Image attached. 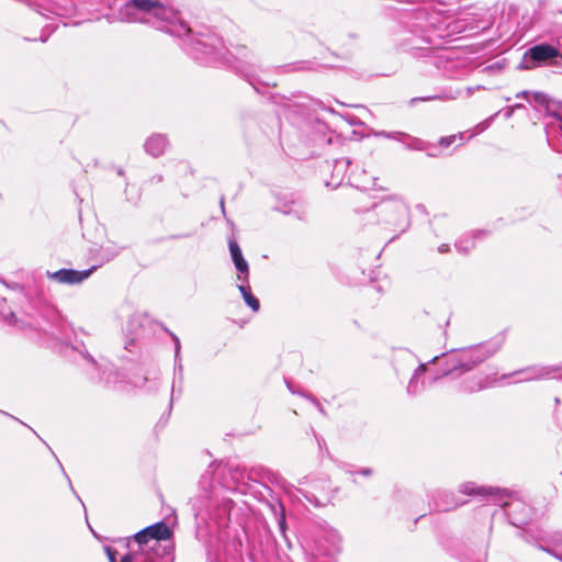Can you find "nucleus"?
Listing matches in <instances>:
<instances>
[{
	"instance_id": "obj_34",
	"label": "nucleus",
	"mask_w": 562,
	"mask_h": 562,
	"mask_svg": "<svg viewBox=\"0 0 562 562\" xmlns=\"http://www.w3.org/2000/svg\"><path fill=\"white\" fill-rule=\"evenodd\" d=\"M221 206L224 210V201L223 200L221 201Z\"/></svg>"
},
{
	"instance_id": "obj_11",
	"label": "nucleus",
	"mask_w": 562,
	"mask_h": 562,
	"mask_svg": "<svg viewBox=\"0 0 562 562\" xmlns=\"http://www.w3.org/2000/svg\"><path fill=\"white\" fill-rule=\"evenodd\" d=\"M145 150L153 157L162 155L168 146V139L162 134H155L147 138L145 143Z\"/></svg>"
},
{
	"instance_id": "obj_8",
	"label": "nucleus",
	"mask_w": 562,
	"mask_h": 562,
	"mask_svg": "<svg viewBox=\"0 0 562 562\" xmlns=\"http://www.w3.org/2000/svg\"><path fill=\"white\" fill-rule=\"evenodd\" d=\"M93 270L94 267L82 271L74 269H60L49 273V278L57 281L58 283L77 284L88 279Z\"/></svg>"
},
{
	"instance_id": "obj_7",
	"label": "nucleus",
	"mask_w": 562,
	"mask_h": 562,
	"mask_svg": "<svg viewBox=\"0 0 562 562\" xmlns=\"http://www.w3.org/2000/svg\"><path fill=\"white\" fill-rule=\"evenodd\" d=\"M557 373L562 376V364L559 367H531L518 372L513 373V375H524L522 378L518 379V382L521 381H532V380H540V379H547V378H554Z\"/></svg>"
},
{
	"instance_id": "obj_21",
	"label": "nucleus",
	"mask_w": 562,
	"mask_h": 562,
	"mask_svg": "<svg viewBox=\"0 0 562 562\" xmlns=\"http://www.w3.org/2000/svg\"><path fill=\"white\" fill-rule=\"evenodd\" d=\"M462 504H463V502H451V503H447V504H442V505L437 504L436 508H437V510H440V512H447V510L456 508Z\"/></svg>"
},
{
	"instance_id": "obj_33",
	"label": "nucleus",
	"mask_w": 562,
	"mask_h": 562,
	"mask_svg": "<svg viewBox=\"0 0 562 562\" xmlns=\"http://www.w3.org/2000/svg\"><path fill=\"white\" fill-rule=\"evenodd\" d=\"M430 99H431V98L429 97V98H423L422 100H423V101H427V100H430Z\"/></svg>"
},
{
	"instance_id": "obj_12",
	"label": "nucleus",
	"mask_w": 562,
	"mask_h": 562,
	"mask_svg": "<svg viewBox=\"0 0 562 562\" xmlns=\"http://www.w3.org/2000/svg\"><path fill=\"white\" fill-rule=\"evenodd\" d=\"M382 136L404 143L407 148L423 150L424 142L403 132H382Z\"/></svg>"
},
{
	"instance_id": "obj_19",
	"label": "nucleus",
	"mask_w": 562,
	"mask_h": 562,
	"mask_svg": "<svg viewBox=\"0 0 562 562\" xmlns=\"http://www.w3.org/2000/svg\"><path fill=\"white\" fill-rule=\"evenodd\" d=\"M520 95L524 97L528 102H531L530 93L528 91H522L517 94V97H520ZM531 98H532V101H535L536 103L543 104L546 102V95L540 92L532 93Z\"/></svg>"
},
{
	"instance_id": "obj_20",
	"label": "nucleus",
	"mask_w": 562,
	"mask_h": 562,
	"mask_svg": "<svg viewBox=\"0 0 562 562\" xmlns=\"http://www.w3.org/2000/svg\"><path fill=\"white\" fill-rule=\"evenodd\" d=\"M457 139L463 140L464 139V134L463 133H459L457 135H449V136L441 137L439 139V145L442 146V147H449Z\"/></svg>"
},
{
	"instance_id": "obj_23",
	"label": "nucleus",
	"mask_w": 562,
	"mask_h": 562,
	"mask_svg": "<svg viewBox=\"0 0 562 562\" xmlns=\"http://www.w3.org/2000/svg\"><path fill=\"white\" fill-rule=\"evenodd\" d=\"M134 540L142 547L144 544H147L149 540H151L149 537H148V533H144V536H139V531L136 532L134 536H133Z\"/></svg>"
},
{
	"instance_id": "obj_2",
	"label": "nucleus",
	"mask_w": 562,
	"mask_h": 562,
	"mask_svg": "<svg viewBox=\"0 0 562 562\" xmlns=\"http://www.w3.org/2000/svg\"><path fill=\"white\" fill-rule=\"evenodd\" d=\"M459 491L462 494L477 496L493 504L506 507V514L514 526L520 527L528 522L531 517V508L520 499L506 501L509 494L505 490L476 485L467 482L460 485Z\"/></svg>"
},
{
	"instance_id": "obj_5",
	"label": "nucleus",
	"mask_w": 562,
	"mask_h": 562,
	"mask_svg": "<svg viewBox=\"0 0 562 562\" xmlns=\"http://www.w3.org/2000/svg\"><path fill=\"white\" fill-rule=\"evenodd\" d=\"M380 222L403 231L408 225L409 207L400 195H392L383 199L374 206Z\"/></svg>"
},
{
	"instance_id": "obj_22",
	"label": "nucleus",
	"mask_w": 562,
	"mask_h": 562,
	"mask_svg": "<svg viewBox=\"0 0 562 562\" xmlns=\"http://www.w3.org/2000/svg\"><path fill=\"white\" fill-rule=\"evenodd\" d=\"M350 165V160L349 159H337L336 162H335V171L337 172H344L345 169Z\"/></svg>"
},
{
	"instance_id": "obj_1",
	"label": "nucleus",
	"mask_w": 562,
	"mask_h": 562,
	"mask_svg": "<svg viewBox=\"0 0 562 562\" xmlns=\"http://www.w3.org/2000/svg\"><path fill=\"white\" fill-rule=\"evenodd\" d=\"M117 19L127 23H146L173 36H187L191 29L172 8L154 0H131L122 5Z\"/></svg>"
},
{
	"instance_id": "obj_18",
	"label": "nucleus",
	"mask_w": 562,
	"mask_h": 562,
	"mask_svg": "<svg viewBox=\"0 0 562 562\" xmlns=\"http://www.w3.org/2000/svg\"><path fill=\"white\" fill-rule=\"evenodd\" d=\"M426 371V366L425 364H420L415 371H414V374L407 385V392L409 394H416L419 392L420 387L418 385V381H419V378L422 375H424Z\"/></svg>"
},
{
	"instance_id": "obj_24",
	"label": "nucleus",
	"mask_w": 562,
	"mask_h": 562,
	"mask_svg": "<svg viewBox=\"0 0 562 562\" xmlns=\"http://www.w3.org/2000/svg\"><path fill=\"white\" fill-rule=\"evenodd\" d=\"M473 246H474V243L472 240H467L465 246H463L462 240H460L459 243L456 244V247L458 248V250L463 251V252L469 251Z\"/></svg>"
},
{
	"instance_id": "obj_10",
	"label": "nucleus",
	"mask_w": 562,
	"mask_h": 562,
	"mask_svg": "<svg viewBox=\"0 0 562 562\" xmlns=\"http://www.w3.org/2000/svg\"><path fill=\"white\" fill-rule=\"evenodd\" d=\"M229 251L233 259V262L238 271L237 278L239 280L248 279L249 267L247 261L245 260L240 247L235 240L229 241Z\"/></svg>"
},
{
	"instance_id": "obj_16",
	"label": "nucleus",
	"mask_w": 562,
	"mask_h": 562,
	"mask_svg": "<svg viewBox=\"0 0 562 562\" xmlns=\"http://www.w3.org/2000/svg\"><path fill=\"white\" fill-rule=\"evenodd\" d=\"M491 385H493V381H491L488 378L482 379V378L475 376L464 383L463 391L472 393V392L481 391Z\"/></svg>"
},
{
	"instance_id": "obj_28",
	"label": "nucleus",
	"mask_w": 562,
	"mask_h": 562,
	"mask_svg": "<svg viewBox=\"0 0 562 562\" xmlns=\"http://www.w3.org/2000/svg\"><path fill=\"white\" fill-rule=\"evenodd\" d=\"M438 250L441 254L447 252L449 250V246L447 244H443V245L439 246Z\"/></svg>"
},
{
	"instance_id": "obj_3",
	"label": "nucleus",
	"mask_w": 562,
	"mask_h": 562,
	"mask_svg": "<svg viewBox=\"0 0 562 562\" xmlns=\"http://www.w3.org/2000/svg\"><path fill=\"white\" fill-rule=\"evenodd\" d=\"M194 49L212 59H223L233 64L239 71L255 66V56L246 46H235L234 50H229L215 35H203L194 43Z\"/></svg>"
},
{
	"instance_id": "obj_9",
	"label": "nucleus",
	"mask_w": 562,
	"mask_h": 562,
	"mask_svg": "<svg viewBox=\"0 0 562 562\" xmlns=\"http://www.w3.org/2000/svg\"><path fill=\"white\" fill-rule=\"evenodd\" d=\"M539 549L562 561V532L555 531L537 540Z\"/></svg>"
},
{
	"instance_id": "obj_30",
	"label": "nucleus",
	"mask_w": 562,
	"mask_h": 562,
	"mask_svg": "<svg viewBox=\"0 0 562 562\" xmlns=\"http://www.w3.org/2000/svg\"><path fill=\"white\" fill-rule=\"evenodd\" d=\"M50 12L56 15H64V12L59 8H54L50 10Z\"/></svg>"
},
{
	"instance_id": "obj_25",
	"label": "nucleus",
	"mask_w": 562,
	"mask_h": 562,
	"mask_svg": "<svg viewBox=\"0 0 562 562\" xmlns=\"http://www.w3.org/2000/svg\"><path fill=\"white\" fill-rule=\"evenodd\" d=\"M105 553L108 555L109 562H116V551L110 547H105Z\"/></svg>"
},
{
	"instance_id": "obj_13",
	"label": "nucleus",
	"mask_w": 562,
	"mask_h": 562,
	"mask_svg": "<svg viewBox=\"0 0 562 562\" xmlns=\"http://www.w3.org/2000/svg\"><path fill=\"white\" fill-rule=\"evenodd\" d=\"M145 532L148 533V537L153 540H166L170 537L169 527L162 521L142 529L139 536H144Z\"/></svg>"
},
{
	"instance_id": "obj_6",
	"label": "nucleus",
	"mask_w": 562,
	"mask_h": 562,
	"mask_svg": "<svg viewBox=\"0 0 562 562\" xmlns=\"http://www.w3.org/2000/svg\"><path fill=\"white\" fill-rule=\"evenodd\" d=\"M542 65L562 69V54L550 44H538L525 52L522 58L525 69H532Z\"/></svg>"
},
{
	"instance_id": "obj_29",
	"label": "nucleus",
	"mask_w": 562,
	"mask_h": 562,
	"mask_svg": "<svg viewBox=\"0 0 562 562\" xmlns=\"http://www.w3.org/2000/svg\"><path fill=\"white\" fill-rule=\"evenodd\" d=\"M175 342H176V357H178V355L180 352V341L177 337H175Z\"/></svg>"
},
{
	"instance_id": "obj_31",
	"label": "nucleus",
	"mask_w": 562,
	"mask_h": 562,
	"mask_svg": "<svg viewBox=\"0 0 562 562\" xmlns=\"http://www.w3.org/2000/svg\"><path fill=\"white\" fill-rule=\"evenodd\" d=\"M361 473L363 475H370L371 474V470L370 469H364V470L361 471Z\"/></svg>"
},
{
	"instance_id": "obj_14",
	"label": "nucleus",
	"mask_w": 562,
	"mask_h": 562,
	"mask_svg": "<svg viewBox=\"0 0 562 562\" xmlns=\"http://www.w3.org/2000/svg\"><path fill=\"white\" fill-rule=\"evenodd\" d=\"M241 281V284L238 285V290L245 301V303L254 311V312H258L259 308H260V303H259V300L257 297H255L252 294H251V289L247 282V279L246 280H240Z\"/></svg>"
},
{
	"instance_id": "obj_4",
	"label": "nucleus",
	"mask_w": 562,
	"mask_h": 562,
	"mask_svg": "<svg viewBox=\"0 0 562 562\" xmlns=\"http://www.w3.org/2000/svg\"><path fill=\"white\" fill-rule=\"evenodd\" d=\"M497 350L498 346L495 345H477L450 353L447 357V364L449 368L443 372V375L454 374L459 371H469L474 366L483 362L485 359L494 355Z\"/></svg>"
},
{
	"instance_id": "obj_27",
	"label": "nucleus",
	"mask_w": 562,
	"mask_h": 562,
	"mask_svg": "<svg viewBox=\"0 0 562 562\" xmlns=\"http://www.w3.org/2000/svg\"><path fill=\"white\" fill-rule=\"evenodd\" d=\"M120 562H133V554L127 553V554L123 555L122 559L120 560Z\"/></svg>"
},
{
	"instance_id": "obj_17",
	"label": "nucleus",
	"mask_w": 562,
	"mask_h": 562,
	"mask_svg": "<svg viewBox=\"0 0 562 562\" xmlns=\"http://www.w3.org/2000/svg\"><path fill=\"white\" fill-rule=\"evenodd\" d=\"M491 385H493V381H491L488 378L482 379V378L475 376L464 383L463 391L472 393V392L481 391Z\"/></svg>"
},
{
	"instance_id": "obj_32",
	"label": "nucleus",
	"mask_w": 562,
	"mask_h": 562,
	"mask_svg": "<svg viewBox=\"0 0 562 562\" xmlns=\"http://www.w3.org/2000/svg\"><path fill=\"white\" fill-rule=\"evenodd\" d=\"M521 106H522L521 104H515L514 109H518V108H521Z\"/></svg>"
},
{
	"instance_id": "obj_26",
	"label": "nucleus",
	"mask_w": 562,
	"mask_h": 562,
	"mask_svg": "<svg viewBox=\"0 0 562 562\" xmlns=\"http://www.w3.org/2000/svg\"><path fill=\"white\" fill-rule=\"evenodd\" d=\"M278 525L282 533L285 531V516L283 513L278 517Z\"/></svg>"
},
{
	"instance_id": "obj_15",
	"label": "nucleus",
	"mask_w": 562,
	"mask_h": 562,
	"mask_svg": "<svg viewBox=\"0 0 562 562\" xmlns=\"http://www.w3.org/2000/svg\"><path fill=\"white\" fill-rule=\"evenodd\" d=\"M355 186L362 190L376 189V178L368 177L367 172L363 170L361 173L353 172L351 176Z\"/></svg>"
}]
</instances>
